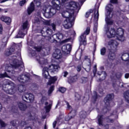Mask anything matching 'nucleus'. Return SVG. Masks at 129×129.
<instances>
[{"instance_id": "f257e3e1", "label": "nucleus", "mask_w": 129, "mask_h": 129, "mask_svg": "<svg viewBox=\"0 0 129 129\" xmlns=\"http://www.w3.org/2000/svg\"><path fill=\"white\" fill-rule=\"evenodd\" d=\"M81 7L78 3L73 1L71 2L68 4L67 10L61 13L62 17L69 19H71L73 17L75 19Z\"/></svg>"}, {"instance_id": "f03ea898", "label": "nucleus", "mask_w": 129, "mask_h": 129, "mask_svg": "<svg viewBox=\"0 0 129 129\" xmlns=\"http://www.w3.org/2000/svg\"><path fill=\"white\" fill-rule=\"evenodd\" d=\"M51 4L54 8L51 6L48 5L43 6L42 8L43 16L47 19L53 17L56 14V11L60 10V5H61L60 0H52Z\"/></svg>"}, {"instance_id": "7ed1b4c3", "label": "nucleus", "mask_w": 129, "mask_h": 129, "mask_svg": "<svg viewBox=\"0 0 129 129\" xmlns=\"http://www.w3.org/2000/svg\"><path fill=\"white\" fill-rule=\"evenodd\" d=\"M9 61H12V62L10 63L12 67H6V72L4 74H0V78H5V77H7V78H11L10 76H13V68H15L17 69V68H19L21 66V64L22 63L21 61H19V60L17 59V56H13L11 58H10ZM7 72L8 73H7ZM10 75V76H9Z\"/></svg>"}, {"instance_id": "20e7f679", "label": "nucleus", "mask_w": 129, "mask_h": 129, "mask_svg": "<svg viewBox=\"0 0 129 129\" xmlns=\"http://www.w3.org/2000/svg\"><path fill=\"white\" fill-rule=\"evenodd\" d=\"M106 34L108 38H117V40L123 42L125 40V37L123 36L124 31L121 28H118L116 32L114 29H107Z\"/></svg>"}, {"instance_id": "39448f33", "label": "nucleus", "mask_w": 129, "mask_h": 129, "mask_svg": "<svg viewBox=\"0 0 129 129\" xmlns=\"http://www.w3.org/2000/svg\"><path fill=\"white\" fill-rule=\"evenodd\" d=\"M60 70V67L56 64H51L49 68L44 67L42 70V75L44 78L48 79L49 78V71L51 73H57Z\"/></svg>"}, {"instance_id": "423d86ee", "label": "nucleus", "mask_w": 129, "mask_h": 129, "mask_svg": "<svg viewBox=\"0 0 129 129\" xmlns=\"http://www.w3.org/2000/svg\"><path fill=\"white\" fill-rule=\"evenodd\" d=\"M30 27V25L28 22V21H25L23 23L22 25V29L19 30V32L17 35L15 36V38H24L25 37V35L27 34V30L25 31V30H28Z\"/></svg>"}, {"instance_id": "0eeeda50", "label": "nucleus", "mask_w": 129, "mask_h": 129, "mask_svg": "<svg viewBox=\"0 0 129 129\" xmlns=\"http://www.w3.org/2000/svg\"><path fill=\"white\" fill-rule=\"evenodd\" d=\"M89 33H90V27H88L84 33L81 35L79 39L80 42H81V43H83L84 46L86 45V36H87V35H89Z\"/></svg>"}, {"instance_id": "6e6552de", "label": "nucleus", "mask_w": 129, "mask_h": 129, "mask_svg": "<svg viewBox=\"0 0 129 129\" xmlns=\"http://www.w3.org/2000/svg\"><path fill=\"white\" fill-rule=\"evenodd\" d=\"M114 97V96L113 95V94H111L107 95L106 97L105 98L104 102L105 105H106V107L103 109L104 112H105V111H107V110H108L109 108H110V107H109V102H110V100H111Z\"/></svg>"}, {"instance_id": "1a4fd4ad", "label": "nucleus", "mask_w": 129, "mask_h": 129, "mask_svg": "<svg viewBox=\"0 0 129 129\" xmlns=\"http://www.w3.org/2000/svg\"><path fill=\"white\" fill-rule=\"evenodd\" d=\"M118 46V42L116 40H110L108 42L107 48L110 51H116Z\"/></svg>"}, {"instance_id": "9d476101", "label": "nucleus", "mask_w": 129, "mask_h": 129, "mask_svg": "<svg viewBox=\"0 0 129 129\" xmlns=\"http://www.w3.org/2000/svg\"><path fill=\"white\" fill-rule=\"evenodd\" d=\"M75 21V18L72 17L71 19H67L62 23L65 29H70L72 27V23Z\"/></svg>"}, {"instance_id": "9b49d317", "label": "nucleus", "mask_w": 129, "mask_h": 129, "mask_svg": "<svg viewBox=\"0 0 129 129\" xmlns=\"http://www.w3.org/2000/svg\"><path fill=\"white\" fill-rule=\"evenodd\" d=\"M63 39V34L58 33L56 34L53 35L52 37H50L48 40L50 42V43H54L56 40H62Z\"/></svg>"}, {"instance_id": "f8f14e48", "label": "nucleus", "mask_w": 129, "mask_h": 129, "mask_svg": "<svg viewBox=\"0 0 129 129\" xmlns=\"http://www.w3.org/2000/svg\"><path fill=\"white\" fill-rule=\"evenodd\" d=\"M13 85H14V83L9 80H7L4 82L2 89L7 93V92L9 90V88H11Z\"/></svg>"}, {"instance_id": "ddd939ff", "label": "nucleus", "mask_w": 129, "mask_h": 129, "mask_svg": "<svg viewBox=\"0 0 129 129\" xmlns=\"http://www.w3.org/2000/svg\"><path fill=\"white\" fill-rule=\"evenodd\" d=\"M35 97L33 95L30 94H25L22 96V99L24 101H26V102H33L34 101Z\"/></svg>"}, {"instance_id": "4468645a", "label": "nucleus", "mask_w": 129, "mask_h": 129, "mask_svg": "<svg viewBox=\"0 0 129 129\" xmlns=\"http://www.w3.org/2000/svg\"><path fill=\"white\" fill-rule=\"evenodd\" d=\"M72 49V46L70 44H67L63 45L61 47V50L62 51L63 54L64 55H68V54H70L71 49Z\"/></svg>"}, {"instance_id": "2eb2a0df", "label": "nucleus", "mask_w": 129, "mask_h": 129, "mask_svg": "<svg viewBox=\"0 0 129 129\" xmlns=\"http://www.w3.org/2000/svg\"><path fill=\"white\" fill-rule=\"evenodd\" d=\"M41 33L43 36V37H44L46 38L47 40L49 39L50 37H51V35L52 34H53V32L52 31V29L50 28H47L45 31L44 30H41Z\"/></svg>"}, {"instance_id": "dca6fc26", "label": "nucleus", "mask_w": 129, "mask_h": 129, "mask_svg": "<svg viewBox=\"0 0 129 129\" xmlns=\"http://www.w3.org/2000/svg\"><path fill=\"white\" fill-rule=\"evenodd\" d=\"M17 80L20 83H25L30 80V77L29 75H22L18 77Z\"/></svg>"}, {"instance_id": "f3484780", "label": "nucleus", "mask_w": 129, "mask_h": 129, "mask_svg": "<svg viewBox=\"0 0 129 129\" xmlns=\"http://www.w3.org/2000/svg\"><path fill=\"white\" fill-rule=\"evenodd\" d=\"M52 57L57 59H61V57H62V52H61V50L58 49H56L52 54Z\"/></svg>"}, {"instance_id": "a211bd4d", "label": "nucleus", "mask_w": 129, "mask_h": 129, "mask_svg": "<svg viewBox=\"0 0 129 129\" xmlns=\"http://www.w3.org/2000/svg\"><path fill=\"white\" fill-rule=\"evenodd\" d=\"M36 60L40 65H46L48 63L47 59L40 57L39 55L36 56Z\"/></svg>"}, {"instance_id": "6ab92c4d", "label": "nucleus", "mask_w": 129, "mask_h": 129, "mask_svg": "<svg viewBox=\"0 0 129 129\" xmlns=\"http://www.w3.org/2000/svg\"><path fill=\"white\" fill-rule=\"evenodd\" d=\"M15 92H17V88L15 87V84H13V85L9 88V90L8 89L6 93L12 95L13 94H15Z\"/></svg>"}, {"instance_id": "aec40b11", "label": "nucleus", "mask_w": 129, "mask_h": 129, "mask_svg": "<svg viewBox=\"0 0 129 129\" xmlns=\"http://www.w3.org/2000/svg\"><path fill=\"white\" fill-rule=\"evenodd\" d=\"M11 124L13 126H16L17 124H19V125H21V126H24V125H26L27 124V122L22 121H21V123L19 122V121L17 120H13L11 122Z\"/></svg>"}, {"instance_id": "412c9836", "label": "nucleus", "mask_w": 129, "mask_h": 129, "mask_svg": "<svg viewBox=\"0 0 129 129\" xmlns=\"http://www.w3.org/2000/svg\"><path fill=\"white\" fill-rule=\"evenodd\" d=\"M75 115H76V112H75V111L72 110L71 111L69 116H66L65 120L66 121H69V120H70L71 118H73Z\"/></svg>"}, {"instance_id": "4be33fe9", "label": "nucleus", "mask_w": 129, "mask_h": 129, "mask_svg": "<svg viewBox=\"0 0 129 129\" xmlns=\"http://www.w3.org/2000/svg\"><path fill=\"white\" fill-rule=\"evenodd\" d=\"M111 18H112V15H106L105 21L107 25H112L113 24V21L110 19Z\"/></svg>"}, {"instance_id": "5701e85b", "label": "nucleus", "mask_w": 129, "mask_h": 129, "mask_svg": "<svg viewBox=\"0 0 129 129\" xmlns=\"http://www.w3.org/2000/svg\"><path fill=\"white\" fill-rule=\"evenodd\" d=\"M1 19L2 21H3V22H5V23H6V24L7 25H10L12 22V19H11V18L7 16H2L1 17Z\"/></svg>"}, {"instance_id": "b1692460", "label": "nucleus", "mask_w": 129, "mask_h": 129, "mask_svg": "<svg viewBox=\"0 0 129 129\" xmlns=\"http://www.w3.org/2000/svg\"><path fill=\"white\" fill-rule=\"evenodd\" d=\"M34 11H35V5H34V3L32 2L27 9V13L28 15H30L32 14Z\"/></svg>"}, {"instance_id": "393cba45", "label": "nucleus", "mask_w": 129, "mask_h": 129, "mask_svg": "<svg viewBox=\"0 0 129 129\" xmlns=\"http://www.w3.org/2000/svg\"><path fill=\"white\" fill-rule=\"evenodd\" d=\"M18 106L20 110H22V111H24V110H26L27 109V105L26 104H24L23 103H22L21 102H19L18 103Z\"/></svg>"}, {"instance_id": "a878e982", "label": "nucleus", "mask_w": 129, "mask_h": 129, "mask_svg": "<svg viewBox=\"0 0 129 129\" xmlns=\"http://www.w3.org/2000/svg\"><path fill=\"white\" fill-rule=\"evenodd\" d=\"M113 10V6L111 4L107 5L106 7V11H107V14L106 15H110Z\"/></svg>"}, {"instance_id": "bb28decb", "label": "nucleus", "mask_w": 129, "mask_h": 129, "mask_svg": "<svg viewBox=\"0 0 129 129\" xmlns=\"http://www.w3.org/2000/svg\"><path fill=\"white\" fill-rule=\"evenodd\" d=\"M108 61H113L115 59V54H114V52L110 51L108 55Z\"/></svg>"}, {"instance_id": "cd10ccee", "label": "nucleus", "mask_w": 129, "mask_h": 129, "mask_svg": "<svg viewBox=\"0 0 129 129\" xmlns=\"http://www.w3.org/2000/svg\"><path fill=\"white\" fill-rule=\"evenodd\" d=\"M97 74L98 75H99V76H102L100 79V81H102V80H104V79L106 78V73H105V72H98Z\"/></svg>"}, {"instance_id": "c85d7f7f", "label": "nucleus", "mask_w": 129, "mask_h": 129, "mask_svg": "<svg viewBox=\"0 0 129 129\" xmlns=\"http://www.w3.org/2000/svg\"><path fill=\"white\" fill-rule=\"evenodd\" d=\"M121 59L123 61H128L127 63L129 62V53H125L122 55Z\"/></svg>"}, {"instance_id": "c756f323", "label": "nucleus", "mask_w": 129, "mask_h": 129, "mask_svg": "<svg viewBox=\"0 0 129 129\" xmlns=\"http://www.w3.org/2000/svg\"><path fill=\"white\" fill-rule=\"evenodd\" d=\"M98 17H99L98 9H94V21H95V22H97V21H98Z\"/></svg>"}, {"instance_id": "7c9ffc66", "label": "nucleus", "mask_w": 129, "mask_h": 129, "mask_svg": "<svg viewBox=\"0 0 129 129\" xmlns=\"http://www.w3.org/2000/svg\"><path fill=\"white\" fill-rule=\"evenodd\" d=\"M57 77H53L50 78L48 82L47 83V85H51L57 81Z\"/></svg>"}, {"instance_id": "2f4dec72", "label": "nucleus", "mask_w": 129, "mask_h": 129, "mask_svg": "<svg viewBox=\"0 0 129 129\" xmlns=\"http://www.w3.org/2000/svg\"><path fill=\"white\" fill-rule=\"evenodd\" d=\"M78 78L76 76L74 77H71L69 80V83H74V82H76Z\"/></svg>"}, {"instance_id": "473e14b6", "label": "nucleus", "mask_w": 129, "mask_h": 129, "mask_svg": "<svg viewBox=\"0 0 129 129\" xmlns=\"http://www.w3.org/2000/svg\"><path fill=\"white\" fill-rule=\"evenodd\" d=\"M48 103L47 102H46L45 103V105H46V106L44 107V108H45L46 111L47 112H49V111H50V109H51V107H52V104H50L49 105Z\"/></svg>"}, {"instance_id": "72a5a7b5", "label": "nucleus", "mask_w": 129, "mask_h": 129, "mask_svg": "<svg viewBox=\"0 0 129 129\" xmlns=\"http://www.w3.org/2000/svg\"><path fill=\"white\" fill-rule=\"evenodd\" d=\"M124 97L126 101L129 103V91H127L124 93Z\"/></svg>"}, {"instance_id": "f704fd0d", "label": "nucleus", "mask_w": 129, "mask_h": 129, "mask_svg": "<svg viewBox=\"0 0 129 129\" xmlns=\"http://www.w3.org/2000/svg\"><path fill=\"white\" fill-rule=\"evenodd\" d=\"M18 88L20 92H23L25 90V86H24V85H19Z\"/></svg>"}, {"instance_id": "c9c22d12", "label": "nucleus", "mask_w": 129, "mask_h": 129, "mask_svg": "<svg viewBox=\"0 0 129 129\" xmlns=\"http://www.w3.org/2000/svg\"><path fill=\"white\" fill-rule=\"evenodd\" d=\"M14 52H15V49H14L13 48H10V49H9L7 51L6 55L7 56H10V55H12V54H13V53H14Z\"/></svg>"}, {"instance_id": "e433bc0d", "label": "nucleus", "mask_w": 129, "mask_h": 129, "mask_svg": "<svg viewBox=\"0 0 129 129\" xmlns=\"http://www.w3.org/2000/svg\"><path fill=\"white\" fill-rule=\"evenodd\" d=\"M84 60L88 61V62H89V64H88V66H89V68H90V63H91V60L90 59V56H85Z\"/></svg>"}, {"instance_id": "4c0bfd02", "label": "nucleus", "mask_w": 129, "mask_h": 129, "mask_svg": "<svg viewBox=\"0 0 129 129\" xmlns=\"http://www.w3.org/2000/svg\"><path fill=\"white\" fill-rule=\"evenodd\" d=\"M86 112L84 111H82L80 112V116L83 118H85V117H86Z\"/></svg>"}, {"instance_id": "58836bf2", "label": "nucleus", "mask_w": 129, "mask_h": 129, "mask_svg": "<svg viewBox=\"0 0 129 129\" xmlns=\"http://www.w3.org/2000/svg\"><path fill=\"white\" fill-rule=\"evenodd\" d=\"M106 53V48L105 47H103L100 50V54L102 56H104Z\"/></svg>"}, {"instance_id": "ea45409f", "label": "nucleus", "mask_w": 129, "mask_h": 129, "mask_svg": "<svg viewBox=\"0 0 129 129\" xmlns=\"http://www.w3.org/2000/svg\"><path fill=\"white\" fill-rule=\"evenodd\" d=\"M98 120L99 125H103L102 123V116H98Z\"/></svg>"}, {"instance_id": "a19ab883", "label": "nucleus", "mask_w": 129, "mask_h": 129, "mask_svg": "<svg viewBox=\"0 0 129 129\" xmlns=\"http://www.w3.org/2000/svg\"><path fill=\"white\" fill-rule=\"evenodd\" d=\"M2 42L3 43L2 46L6 47L7 46V44H8V38H5L2 40Z\"/></svg>"}, {"instance_id": "79ce46f5", "label": "nucleus", "mask_w": 129, "mask_h": 129, "mask_svg": "<svg viewBox=\"0 0 129 129\" xmlns=\"http://www.w3.org/2000/svg\"><path fill=\"white\" fill-rule=\"evenodd\" d=\"M54 91V86H52L50 87L49 89L48 90V95H51L52 92Z\"/></svg>"}, {"instance_id": "37998d69", "label": "nucleus", "mask_w": 129, "mask_h": 129, "mask_svg": "<svg viewBox=\"0 0 129 129\" xmlns=\"http://www.w3.org/2000/svg\"><path fill=\"white\" fill-rule=\"evenodd\" d=\"M34 4L36 7H40L41 6V0H34Z\"/></svg>"}, {"instance_id": "c03bdc74", "label": "nucleus", "mask_w": 129, "mask_h": 129, "mask_svg": "<svg viewBox=\"0 0 129 129\" xmlns=\"http://www.w3.org/2000/svg\"><path fill=\"white\" fill-rule=\"evenodd\" d=\"M81 80L82 81V83H85L88 81V78H87V77H83L81 78Z\"/></svg>"}, {"instance_id": "a18cd8bd", "label": "nucleus", "mask_w": 129, "mask_h": 129, "mask_svg": "<svg viewBox=\"0 0 129 129\" xmlns=\"http://www.w3.org/2000/svg\"><path fill=\"white\" fill-rule=\"evenodd\" d=\"M58 90L61 93H64V92H65V91H66V88H65L63 87H61L59 88Z\"/></svg>"}, {"instance_id": "49530a36", "label": "nucleus", "mask_w": 129, "mask_h": 129, "mask_svg": "<svg viewBox=\"0 0 129 129\" xmlns=\"http://www.w3.org/2000/svg\"><path fill=\"white\" fill-rule=\"evenodd\" d=\"M65 103L67 105V109H68L69 110L72 109V107L71 106V105H70V104H69V103L68 102L65 101Z\"/></svg>"}, {"instance_id": "de8ad7c7", "label": "nucleus", "mask_w": 129, "mask_h": 129, "mask_svg": "<svg viewBox=\"0 0 129 129\" xmlns=\"http://www.w3.org/2000/svg\"><path fill=\"white\" fill-rule=\"evenodd\" d=\"M34 48L35 50H36V51H37V52H40V51H41L42 49V46H41L34 47Z\"/></svg>"}, {"instance_id": "09e8293b", "label": "nucleus", "mask_w": 129, "mask_h": 129, "mask_svg": "<svg viewBox=\"0 0 129 129\" xmlns=\"http://www.w3.org/2000/svg\"><path fill=\"white\" fill-rule=\"evenodd\" d=\"M76 100H80L81 98V96L78 93H76L75 94Z\"/></svg>"}, {"instance_id": "8fccbe9b", "label": "nucleus", "mask_w": 129, "mask_h": 129, "mask_svg": "<svg viewBox=\"0 0 129 129\" xmlns=\"http://www.w3.org/2000/svg\"><path fill=\"white\" fill-rule=\"evenodd\" d=\"M113 64V63H112V62H111V61H110V62L107 61L106 62V65L108 67H111L112 66Z\"/></svg>"}, {"instance_id": "3c124183", "label": "nucleus", "mask_w": 129, "mask_h": 129, "mask_svg": "<svg viewBox=\"0 0 129 129\" xmlns=\"http://www.w3.org/2000/svg\"><path fill=\"white\" fill-rule=\"evenodd\" d=\"M26 3L27 1L26 0H22L20 2V6L23 7V6H24V5H25V4H26Z\"/></svg>"}, {"instance_id": "603ef678", "label": "nucleus", "mask_w": 129, "mask_h": 129, "mask_svg": "<svg viewBox=\"0 0 129 129\" xmlns=\"http://www.w3.org/2000/svg\"><path fill=\"white\" fill-rule=\"evenodd\" d=\"M112 86L114 87V88H118V85L117 84V82H115V83H113Z\"/></svg>"}, {"instance_id": "864d4df0", "label": "nucleus", "mask_w": 129, "mask_h": 129, "mask_svg": "<svg viewBox=\"0 0 129 129\" xmlns=\"http://www.w3.org/2000/svg\"><path fill=\"white\" fill-rule=\"evenodd\" d=\"M0 124L2 127H5L7 124L5 123V122H4L3 120H0Z\"/></svg>"}, {"instance_id": "5fc2aeb1", "label": "nucleus", "mask_w": 129, "mask_h": 129, "mask_svg": "<svg viewBox=\"0 0 129 129\" xmlns=\"http://www.w3.org/2000/svg\"><path fill=\"white\" fill-rule=\"evenodd\" d=\"M92 13V11L88 12L85 14L86 18H89V16H90V14Z\"/></svg>"}, {"instance_id": "6e6d98bb", "label": "nucleus", "mask_w": 129, "mask_h": 129, "mask_svg": "<svg viewBox=\"0 0 129 129\" xmlns=\"http://www.w3.org/2000/svg\"><path fill=\"white\" fill-rule=\"evenodd\" d=\"M94 95L93 96V98L95 100L97 98V94L96 93V92L94 91Z\"/></svg>"}, {"instance_id": "4d7b16f0", "label": "nucleus", "mask_w": 129, "mask_h": 129, "mask_svg": "<svg viewBox=\"0 0 129 129\" xmlns=\"http://www.w3.org/2000/svg\"><path fill=\"white\" fill-rule=\"evenodd\" d=\"M95 25L96 26L94 27V32L96 33V31H97V23H95Z\"/></svg>"}, {"instance_id": "13d9d810", "label": "nucleus", "mask_w": 129, "mask_h": 129, "mask_svg": "<svg viewBox=\"0 0 129 129\" xmlns=\"http://www.w3.org/2000/svg\"><path fill=\"white\" fill-rule=\"evenodd\" d=\"M36 54H37V51L35 50H32L31 52V55L32 56H36Z\"/></svg>"}, {"instance_id": "bf43d9fd", "label": "nucleus", "mask_w": 129, "mask_h": 129, "mask_svg": "<svg viewBox=\"0 0 129 129\" xmlns=\"http://www.w3.org/2000/svg\"><path fill=\"white\" fill-rule=\"evenodd\" d=\"M116 78H120L121 77V74L118 73L115 75Z\"/></svg>"}, {"instance_id": "052dcab7", "label": "nucleus", "mask_w": 129, "mask_h": 129, "mask_svg": "<svg viewBox=\"0 0 129 129\" xmlns=\"http://www.w3.org/2000/svg\"><path fill=\"white\" fill-rule=\"evenodd\" d=\"M106 120L107 121V122H113V119H110L109 118H106Z\"/></svg>"}, {"instance_id": "680f3d73", "label": "nucleus", "mask_w": 129, "mask_h": 129, "mask_svg": "<svg viewBox=\"0 0 129 129\" xmlns=\"http://www.w3.org/2000/svg\"><path fill=\"white\" fill-rule=\"evenodd\" d=\"M51 27H52L53 30L54 31H55V29H56V25L54 24H51Z\"/></svg>"}, {"instance_id": "e2e57ef3", "label": "nucleus", "mask_w": 129, "mask_h": 129, "mask_svg": "<svg viewBox=\"0 0 129 129\" xmlns=\"http://www.w3.org/2000/svg\"><path fill=\"white\" fill-rule=\"evenodd\" d=\"M77 71H78V72H80V71H81V66H78L77 68Z\"/></svg>"}, {"instance_id": "0e129e2a", "label": "nucleus", "mask_w": 129, "mask_h": 129, "mask_svg": "<svg viewBox=\"0 0 129 129\" xmlns=\"http://www.w3.org/2000/svg\"><path fill=\"white\" fill-rule=\"evenodd\" d=\"M56 124H57V121H54L52 124L53 128H55V127H56Z\"/></svg>"}, {"instance_id": "69168bd1", "label": "nucleus", "mask_w": 129, "mask_h": 129, "mask_svg": "<svg viewBox=\"0 0 129 129\" xmlns=\"http://www.w3.org/2000/svg\"><path fill=\"white\" fill-rule=\"evenodd\" d=\"M110 2L112 4H116V3H117V0H110Z\"/></svg>"}, {"instance_id": "338daca9", "label": "nucleus", "mask_w": 129, "mask_h": 129, "mask_svg": "<svg viewBox=\"0 0 129 129\" xmlns=\"http://www.w3.org/2000/svg\"><path fill=\"white\" fill-rule=\"evenodd\" d=\"M113 115H116V117H118V115H117V111L115 110L113 112Z\"/></svg>"}, {"instance_id": "774afa93", "label": "nucleus", "mask_w": 129, "mask_h": 129, "mask_svg": "<svg viewBox=\"0 0 129 129\" xmlns=\"http://www.w3.org/2000/svg\"><path fill=\"white\" fill-rule=\"evenodd\" d=\"M96 71H97V70H96V66H95L94 67V69H93V73H94V74L95 75V73H96Z\"/></svg>"}]
</instances>
